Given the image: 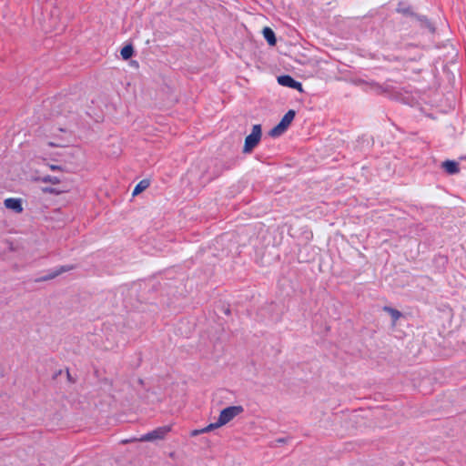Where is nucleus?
Here are the masks:
<instances>
[{
  "label": "nucleus",
  "instance_id": "1",
  "mask_svg": "<svg viewBox=\"0 0 466 466\" xmlns=\"http://www.w3.org/2000/svg\"><path fill=\"white\" fill-rule=\"evenodd\" d=\"M172 426L166 425L158 427L152 431L142 435L138 439L131 440L130 441H153L157 440H163L166 436L171 431ZM129 441H125L124 442H128Z\"/></svg>",
  "mask_w": 466,
  "mask_h": 466
},
{
  "label": "nucleus",
  "instance_id": "2",
  "mask_svg": "<svg viewBox=\"0 0 466 466\" xmlns=\"http://www.w3.org/2000/svg\"><path fill=\"white\" fill-rule=\"evenodd\" d=\"M261 136V126L254 125L251 133L245 138L243 153H250L259 143Z\"/></svg>",
  "mask_w": 466,
  "mask_h": 466
},
{
  "label": "nucleus",
  "instance_id": "3",
  "mask_svg": "<svg viewBox=\"0 0 466 466\" xmlns=\"http://www.w3.org/2000/svg\"><path fill=\"white\" fill-rule=\"evenodd\" d=\"M295 115L296 113L294 110H289L281 118L280 122L269 131V136L272 137H278L285 133L294 120Z\"/></svg>",
  "mask_w": 466,
  "mask_h": 466
},
{
  "label": "nucleus",
  "instance_id": "4",
  "mask_svg": "<svg viewBox=\"0 0 466 466\" xmlns=\"http://www.w3.org/2000/svg\"><path fill=\"white\" fill-rule=\"evenodd\" d=\"M244 411V408L240 405L229 406L223 409L218 416V420L222 426L230 422L234 418L240 415Z\"/></svg>",
  "mask_w": 466,
  "mask_h": 466
},
{
  "label": "nucleus",
  "instance_id": "5",
  "mask_svg": "<svg viewBox=\"0 0 466 466\" xmlns=\"http://www.w3.org/2000/svg\"><path fill=\"white\" fill-rule=\"evenodd\" d=\"M278 83L283 86L297 89L300 92L303 91L301 83L296 81L293 77L288 75L279 76Z\"/></svg>",
  "mask_w": 466,
  "mask_h": 466
},
{
  "label": "nucleus",
  "instance_id": "6",
  "mask_svg": "<svg viewBox=\"0 0 466 466\" xmlns=\"http://www.w3.org/2000/svg\"><path fill=\"white\" fill-rule=\"evenodd\" d=\"M4 205L7 209L13 210L14 212L20 214L24 208L22 206V200L20 198H9L5 199Z\"/></svg>",
  "mask_w": 466,
  "mask_h": 466
},
{
  "label": "nucleus",
  "instance_id": "7",
  "mask_svg": "<svg viewBox=\"0 0 466 466\" xmlns=\"http://www.w3.org/2000/svg\"><path fill=\"white\" fill-rule=\"evenodd\" d=\"M441 167L449 175H454L460 172L459 164L453 160L442 162Z\"/></svg>",
  "mask_w": 466,
  "mask_h": 466
},
{
  "label": "nucleus",
  "instance_id": "8",
  "mask_svg": "<svg viewBox=\"0 0 466 466\" xmlns=\"http://www.w3.org/2000/svg\"><path fill=\"white\" fill-rule=\"evenodd\" d=\"M264 38L267 40L269 46H275L277 39L275 36V33L269 27H265L262 31Z\"/></svg>",
  "mask_w": 466,
  "mask_h": 466
},
{
  "label": "nucleus",
  "instance_id": "9",
  "mask_svg": "<svg viewBox=\"0 0 466 466\" xmlns=\"http://www.w3.org/2000/svg\"><path fill=\"white\" fill-rule=\"evenodd\" d=\"M149 180L147 179H143L141 180L134 188L133 190V195L136 196V195H138L140 194L141 192H143L145 189H147L148 187H149Z\"/></svg>",
  "mask_w": 466,
  "mask_h": 466
},
{
  "label": "nucleus",
  "instance_id": "10",
  "mask_svg": "<svg viewBox=\"0 0 466 466\" xmlns=\"http://www.w3.org/2000/svg\"><path fill=\"white\" fill-rule=\"evenodd\" d=\"M133 53H134V50H133V47L132 46H124L122 49H121V56L127 60L128 58H130L132 56H133Z\"/></svg>",
  "mask_w": 466,
  "mask_h": 466
},
{
  "label": "nucleus",
  "instance_id": "11",
  "mask_svg": "<svg viewBox=\"0 0 466 466\" xmlns=\"http://www.w3.org/2000/svg\"><path fill=\"white\" fill-rule=\"evenodd\" d=\"M384 310L390 313V317L393 319V322H396L401 316V313L399 310L389 307H385Z\"/></svg>",
  "mask_w": 466,
  "mask_h": 466
},
{
  "label": "nucleus",
  "instance_id": "12",
  "mask_svg": "<svg viewBox=\"0 0 466 466\" xmlns=\"http://www.w3.org/2000/svg\"><path fill=\"white\" fill-rule=\"evenodd\" d=\"M220 427H222V425L220 424L219 420H218L216 422L210 423L208 426L202 428V431H204V433H208V432H209L215 429L220 428Z\"/></svg>",
  "mask_w": 466,
  "mask_h": 466
},
{
  "label": "nucleus",
  "instance_id": "13",
  "mask_svg": "<svg viewBox=\"0 0 466 466\" xmlns=\"http://www.w3.org/2000/svg\"><path fill=\"white\" fill-rule=\"evenodd\" d=\"M43 181L46 183H52V184H57L59 183V179L56 177L46 176L43 177Z\"/></svg>",
  "mask_w": 466,
  "mask_h": 466
},
{
  "label": "nucleus",
  "instance_id": "14",
  "mask_svg": "<svg viewBox=\"0 0 466 466\" xmlns=\"http://www.w3.org/2000/svg\"><path fill=\"white\" fill-rule=\"evenodd\" d=\"M73 268L72 266H67V267H61L59 270H57L55 274H53L51 276V278H55L56 276L63 273V272H66V271H68V270H71Z\"/></svg>",
  "mask_w": 466,
  "mask_h": 466
},
{
  "label": "nucleus",
  "instance_id": "15",
  "mask_svg": "<svg viewBox=\"0 0 466 466\" xmlns=\"http://www.w3.org/2000/svg\"><path fill=\"white\" fill-rule=\"evenodd\" d=\"M204 431H202V429H198V430H193L191 432H190V436L192 437H196L199 434H203Z\"/></svg>",
  "mask_w": 466,
  "mask_h": 466
},
{
  "label": "nucleus",
  "instance_id": "16",
  "mask_svg": "<svg viewBox=\"0 0 466 466\" xmlns=\"http://www.w3.org/2000/svg\"><path fill=\"white\" fill-rule=\"evenodd\" d=\"M44 191L48 192V193H56V194L59 193L58 191H56L54 188H45Z\"/></svg>",
  "mask_w": 466,
  "mask_h": 466
},
{
  "label": "nucleus",
  "instance_id": "17",
  "mask_svg": "<svg viewBox=\"0 0 466 466\" xmlns=\"http://www.w3.org/2000/svg\"><path fill=\"white\" fill-rule=\"evenodd\" d=\"M50 168H51L52 170H59L61 167H60L59 166L52 165V166H50Z\"/></svg>",
  "mask_w": 466,
  "mask_h": 466
},
{
  "label": "nucleus",
  "instance_id": "18",
  "mask_svg": "<svg viewBox=\"0 0 466 466\" xmlns=\"http://www.w3.org/2000/svg\"><path fill=\"white\" fill-rule=\"evenodd\" d=\"M48 145L51 146V147L55 146V144H53V143H48Z\"/></svg>",
  "mask_w": 466,
  "mask_h": 466
}]
</instances>
